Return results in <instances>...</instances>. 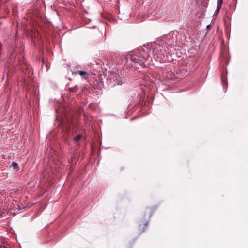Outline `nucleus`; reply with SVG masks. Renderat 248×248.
<instances>
[{
    "instance_id": "f257e3e1",
    "label": "nucleus",
    "mask_w": 248,
    "mask_h": 248,
    "mask_svg": "<svg viewBox=\"0 0 248 248\" xmlns=\"http://www.w3.org/2000/svg\"><path fill=\"white\" fill-rule=\"evenodd\" d=\"M126 58L129 59L135 64L143 67L150 64L152 61L148 52L145 50H136L130 52L127 55Z\"/></svg>"
},
{
    "instance_id": "f03ea898",
    "label": "nucleus",
    "mask_w": 248,
    "mask_h": 248,
    "mask_svg": "<svg viewBox=\"0 0 248 248\" xmlns=\"http://www.w3.org/2000/svg\"><path fill=\"white\" fill-rule=\"evenodd\" d=\"M153 54L154 58L160 63L165 62H166L164 51L161 48L160 46H156L153 50Z\"/></svg>"
},
{
    "instance_id": "7ed1b4c3",
    "label": "nucleus",
    "mask_w": 248,
    "mask_h": 248,
    "mask_svg": "<svg viewBox=\"0 0 248 248\" xmlns=\"http://www.w3.org/2000/svg\"><path fill=\"white\" fill-rule=\"evenodd\" d=\"M161 11L160 8L153 6L149 11V16H153L155 18H160L162 16Z\"/></svg>"
},
{
    "instance_id": "20e7f679",
    "label": "nucleus",
    "mask_w": 248,
    "mask_h": 248,
    "mask_svg": "<svg viewBox=\"0 0 248 248\" xmlns=\"http://www.w3.org/2000/svg\"><path fill=\"white\" fill-rule=\"evenodd\" d=\"M82 138H83V139L87 138V137H86V135L85 131H83V133H80V134H78L77 135L76 138L74 140H80Z\"/></svg>"
},
{
    "instance_id": "39448f33",
    "label": "nucleus",
    "mask_w": 248,
    "mask_h": 248,
    "mask_svg": "<svg viewBox=\"0 0 248 248\" xmlns=\"http://www.w3.org/2000/svg\"><path fill=\"white\" fill-rule=\"evenodd\" d=\"M77 73L85 79H87V78H88V74L85 71H78Z\"/></svg>"
},
{
    "instance_id": "423d86ee",
    "label": "nucleus",
    "mask_w": 248,
    "mask_h": 248,
    "mask_svg": "<svg viewBox=\"0 0 248 248\" xmlns=\"http://www.w3.org/2000/svg\"><path fill=\"white\" fill-rule=\"evenodd\" d=\"M221 82H222V85L224 87H226L227 86V77L225 75H222Z\"/></svg>"
},
{
    "instance_id": "0eeeda50",
    "label": "nucleus",
    "mask_w": 248,
    "mask_h": 248,
    "mask_svg": "<svg viewBox=\"0 0 248 248\" xmlns=\"http://www.w3.org/2000/svg\"><path fill=\"white\" fill-rule=\"evenodd\" d=\"M11 167L13 168V170L17 171L18 170V165L16 162H13L12 164L11 165Z\"/></svg>"
},
{
    "instance_id": "6e6552de",
    "label": "nucleus",
    "mask_w": 248,
    "mask_h": 248,
    "mask_svg": "<svg viewBox=\"0 0 248 248\" xmlns=\"http://www.w3.org/2000/svg\"><path fill=\"white\" fill-rule=\"evenodd\" d=\"M222 3H223V0H218L217 6V12H218L220 10L221 7L222 6Z\"/></svg>"
},
{
    "instance_id": "1a4fd4ad",
    "label": "nucleus",
    "mask_w": 248,
    "mask_h": 248,
    "mask_svg": "<svg viewBox=\"0 0 248 248\" xmlns=\"http://www.w3.org/2000/svg\"><path fill=\"white\" fill-rule=\"evenodd\" d=\"M122 83V80H121H121H120V81H118V82H117V84H121Z\"/></svg>"
},
{
    "instance_id": "9d476101",
    "label": "nucleus",
    "mask_w": 248,
    "mask_h": 248,
    "mask_svg": "<svg viewBox=\"0 0 248 248\" xmlns=\"http://www.w3.org/2000/svg\"><path fill=\"white\" fill-rule=\"evenodd\" d=\"M0 248H6L4 246L0 245Z\"/></svg>"
},
{
    "instance_id": "9b49d317",
    "label": "nucleus",
    "mask_w": 248,
    "mask_h": 248,
    "mask_svg": "<svg viewBox=\"0 0 248 248\" xmlns=\"http://www.w3.org/2000/svg\"><path fill=\"white\" fill-rule=\"evenodd\" d=\"M74 141H76V143H77L79 140H74Z\"/></svg>"
},
{
    "instance_id": "f8f14e48",
    "label": "nucleus",
    "mask_w": 248,
    "mask_h": 248,
    "mask_svg": "<svg viewBox=\"0 0 248 248\" xmlns=\"http://www.w3.org/2000/svg\"><path fill=\"white\" fill-rule=\"evenodd\" d=\"M0 47L1 46V45L0 44Z\"/></svg>"
}]
</instances>
